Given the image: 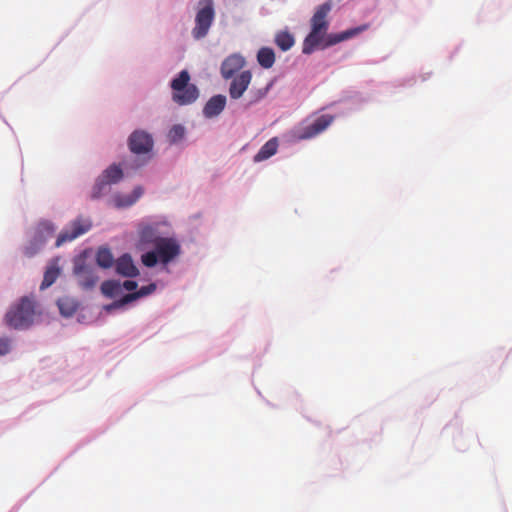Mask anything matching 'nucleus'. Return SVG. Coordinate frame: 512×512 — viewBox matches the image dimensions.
Instances as JSON below:
<instances>
[{
  "mask_svg": "<svg viewBox=\"0 0 512 512\" xmlns=\"http://www.w3.org/2000/svg\"><path fill=\"white\" fill-rule=\"evenodd\" d=\"M74 272L77 277L78 284L84 290L93 289L99 280L95 269L86 265L76 266Z\"/></svg>",
  "mask_w": 512,
  "mask_h": 512,
  "instance_id": "obj_8",
  "label": "nucleus"
},
{
  "mask_svg": "<svg viewBox=\"0 0 512 512\" xmlns=\"http://www.w3.org/2000/svg\"><path fill=\"white\" fill-rule=\"evenodd\" d=\"M156 289V285L151 283L147 286H142L138 291L136 292H133V293H129V294H126L124 295L121 299L113 302L112 304H109L107 306H105V309L107 311H110V310H113V309H118V308H121L123 307L124 305L134 301V300H137L141 297H144V296H147L149 294H151L152 292H154Z\"/></svg>",
  "mask_w": 512,
  "mask_h": 512,
  "instance_id": "obj_10",
  "label": "nucleus"
},
{
  "mask_svg": "<svg viewBox=\"0 0 512 512\" xmlns=\"http://www.w3.org/2000/svg\"><path fill=\"white\" fill-rule=\"evenodd\" d=\"M332 9L330 2H325L317 7L311 18V31L303 41L302 52L311 54L321 46L327 34L329 22L327 16Z\"/></svg>",
  "mask_w": 512,
  "mask_h": 512,
  "instance_id": "obj_1",
  "label": "nucleus"
},
{
  "mask_svg": "<svg viewBox=\"0 0 512 512\" xmlns=\"http://www.w3.org/2000/svg\"><path fill=\"white\" fill-rule=\"evenodd\" d=\"M110 185L119 182L123 177V171L117 164L110 165L101 175Z\"/></svg>",
  "mask_w": 512,
  "mask_h": 512,
  "instance_id": "obj_19",
  "label": "nucleus"
},
{
  "mask_svg": "<svg viewBox=\"0 0 512 512\" xmlns=\"http://www.w3.org/2000/svg\"><path fill=\"white\" fill-rule=\"evenodd\" d=\"M10 350V340L8 338H0V356L5 355Z\"/></svg>",
  "mask_w": 512,
  "mask_h": 512,
  "instance_id": "obj_31",
  "label": "nucleus"
},
{
  "mask_svg": "<svg viewBox=\"0 0 512 512\" xmlns=\"http://www.w3.org/2000/svg\"><path fill=\"white\" fill-rule=\"evenodd\" d=\"M333 121V115L328 113L322 114L314 121L310 128H328L333 123Z\"/></svg>",
  "mask_w": 512,
  "mask_h": 512,
  "instance_id": "obj_28",
  "label": "nucleus"
},
{
  "mask_svg": "<svg viewBox=\"0 0 512 512\" xmlns=\"http://www.w3.org/2000/svg\"><path fill=\"white\" fill-rule=\"evenodd\" d=\"M96 262L102 268H110L114 262L110 249L106 247L99 248L96 254Z\"/></svg>",
  "mask_w": 512,
  "mask_h": 512,
  "instance_id": "obj_21",
  "label": "nucleus"
},
{
  "mask_svg": "<svg viewBox=\"0 0 512 512\" xmlns=\"http://www.w3.org/2000/svg\"><path fill=\"white\" fill-rule=\"evenodd\" d=\"M36 300L34 296H24L12 306L5 315L6 324L14 329H27L36 315Z\"/></svg>",
  "mask_w": 512,
  "mask_h": 512,
  "instance_id": "obj_2",
  "label": "nucleus"
},
{
  "mask_svg": "<svg viewBox=\"0 0 512 512\" xmlns=\"http://www.w3.org/2000/svg\"><path fill=\"white\" fill-rule=\"evenodd\" d=\"M137 286H138L137 282L132 281V280H126L123 283V288H125L126 290H129V291L135 290L137 288Z\"/></svg>",
  "mask_w": 512,
  "mask_h": 512,
  "instance_id": "obj_32",
  "label": "nucleus"
},
{
  "mask_svg": "<svg viewBox=\"0 0 512 512\" xmlns=\"http://www.w3.org/2000/svg\"><path fill=\"white\" fill-rule=\"evenodd\" d=\"M57 305L60 313L65 317H70L75 314L78 309V302L76 299L64 296L58 299Z\"/></svg>",
  "mask_w": 512,
  "mask_h": 512,
  "instance_id": "obj_16",
  "label": "nucleus"
},
{
  "mask_svg": "<svg viewBox=\"0 0 512 512\" xmlns=\"http://www.w3.org/2000/svg\"><path fill=\"white\" fill-rule=\"evenodd\" d=\"M252 74L249 70L242 71L235 76L229 87V95L232 99H239L251 83Z\"/></svg>",
  "mask_w": 512,
  "mask_h": 512,
  "instance_id": "obj_9",
  "label": "nucleus"
},
{
  "mask_svg": "<svg viewBox=\"0 0 512 512\" xmlns=\"http://www.w3.org/2000/svg\"><path fill=\"white\" fill-rule=\"evenodd\" d=\"M245 65V59L238 55L232 54L228 56L221 64V75L224 79H230L236 72L241 70Z\"/></svg>",
  "mask_w": 512,
  "mask_h": 512,
  "instance_id": "obj_11",
  "label": "nucleus"
},
{
  "mask_svg": "<svg viewBox=\"0 0 512 512\" xmlns=\"http://www.w3.org/2000/svg\"><path fill=\"white\" fill-rule=\"evenodd\" d=\"M144 190L141 186H137L133 189L131 194L128 195H116L114 198L115 205L119 208L129 207L136 203L143 195Z\"/></svg>",
  "mask_w": 512,
  "mask_h": 512,
  "instance_id": "obj_14",
  "label": "nucleus"
},
{
  "mask_svg": "<svg viewBox=\"0 0 512 512\" xmlns=\"http://www.w3.org/2000/svg\"><path fill=\"white\" fill-rule=\"evenodd\" d=\"M109 185L110 184L102 176H100L97 179L95 185L93 186L92 193H91V198L92 199H98L102 195L107 193L108 190H109Z\"/></svg>",
  "mask_w": 512,
  "mask_h": 512,
  "instance_id": "obj_26",
  "label": "nucleus"
},
{
  "mask_svg": "<svg viewBox=\"0 0 512 512\" xmlns=\"http://www.w3.org/2000/svg\"><path fill=\"white\" fill-rule=\"evenodd\" d=\"M185 130H169L167 139L171 144L179 143L184 139Z\"/></svg>",
  "mask_w": 512,
  "mask_h": 512,
  "instance_id": "obj_30",
  "label": "nucleus"
},
{
  "mask_svg": "<svg viewBox=\"0 0 512 512\" xmlns=\"http://www.w3.org/2000/svg\"><path fill=\"white\" fill-rule=\"evenodd\" d=\"M92 220L89 217L78 216L72 220L58 235L55 246L60 247L71 242L81 235L89 232L92 228Z\"/></svg>",
  "mask_w": 512,
  "mask_h": 512,
  "instance_id": "obj_5",
  "label": "nucleus"
},
{
  "mask_svg": "<svg viewBox=\"0 0 512 512\" xmlns=\"http://www.w3.org/2000/svg\"><path fill=\"white\" fill-rule=\"evenodd\" d=\"M321 130H318V129H315V130H310V132L304 136V138H308V137H313L315 135H317Z\"/></svg>",
  "mask_w": 512,
  "mask_h": 512,
  "instance_id": "obj_33",
  "label": "nucleus"
},
{
  "mask_svg": "<svg viewBox=\"0 0 512 512\" xmlns=\"http://www.w3.org/2000/svg\"><path fill=\"white\" fill-rule=\"evenodd\" d=\"M46 242V238L40 236L37 237L34 235L33 239L30 241V243L25 247L24 253L28 257L34 256L36 253H38L43 245Z\"/></svg>",
  "mask_w": 512,
  "mask_h": 512,
  "instance_id": "obj_24",
  "label": "nucleus"
},
{
  "mask_svg": "<svg viewBox=\"0 0 512 512\" xmlns=\"http://www.w3.org/2000/svg\"><path fill=\"white\" fill-rule=\"evenodd\" d=\"M226 97L224 95H215L211 97L203 108V114L207 118L218 116L225 108Z\"/></svg>",
  "mask_w": 512,
  "mask_h": 512,
  "instance_id": "obj_13",
  "label": "nucleus"
},
{
  "mask_svg": "<svg viewBox=\"0 0 512 512\" xmlns=\"http://www.w3.org/2000/svg\"><path fill=\"white\" fill-rule=\"evenodd\" d=\"M275 43L282 51H288L294 45L295 40L288 31H281L276 34Z\"/></svg>",
  "mask_w": 512,
  "mask_h": 512,
  "instance_id": "obj_20",
  "label": "nucleus"
},
{
  "mask_svg": "<svg viewBox=\"0 0 512 512\" xmlns=\"http://www.w3.org/2000/svg\"><path fill=\"white\" fill-rule=\"evenodd\" d=\"M190 75L187 70H182L171 81L172 100L179 106L190 105L199 97V90L194 84H190Z\"/></svg>",
  "mask_w": 512,
  "mask_h": 512,
  "instance_id": "obj_3",
  "label": "nucleus"
},
{
  "mask_svg": "<svg viewBox=\"0 0 512 512\" xmlns=\"http://www.w3.org/2000/svg\"><path fill=\"white\" fill-rule=\"evenodd\" d=\"M54 232H55L54 225L51 222L44 221V222L39 223L37 230L35 232V235L37 237L42 236V237L46 238V241H47L48 238H50L54 235Z\"/></svg>",
  "mask_w": 512,
  "mask_h": 512,
  "instance_id": "obj_27",
  "label": "nucleus"
},
{
  "mask_svg": "<svg viewBox=\"0 0 512 512\" xmlns=\"http://www.w3.org/2000/svg\"><path fill=\"white\" fill-rule=\"evenodd\" d=\"M201 6L196 13L195 26L192 29V36L196 40L204 38L214 21L215 11L212 0H200Z\"/></svg>",
  "mask_w": 512,
  "mask_h": 512,
  "instance_id": "obj_4",
  "label": "nucleus"
},
{
  "mask_svg": "<svg viewBox=\"0 0 512 512\" xmlns=\"http://www.w3.org/2000/svg\"><path fill=\"white\" fill-rule=\"evenodd\" d=\"M357 29L355 30H347L342 33L338 34H329L325 36L323 43L321 44V48H326L332 45H335L337 43H340L344 40L349 39L350 37L354 36L357 33Z\"/></svg>",
  "mask_w": 512,
  "mask_h": 512,
  "instance_id": "obj_17",
  "label": "nucleus"
},
{
  "mask_svg": "<svg viewBox=\"0 0 512 512\" xmlns=\"http://www.w3.org/2000/svg\"><path fill=\"white\" fill-rule=\"evenodd\" d=\"M259 65L265 69L271 68L275 63V53L269 47H262L257 53Z\"/></svg>",
  "mask_w": 512,
  "mask_h": 512,
  "instance_id": "obj_18",
  "label": "nucleus"
},
{
  "mask_svg": "<svg viewBox=\"0 0 512 512\" xmlns=\"http://www.w3.org/2000/svg\"><path fill=\"white\" fill-rule=\"evenodd\" d=\"M163 264H167L180 254V245L173 238H161L154 246Z\"/></svg>",
  "mask_w": 512,
  "mask_h": 512,
  "instance_id": "obj_6",
  "label": "nucleus"
},
{
  "mask_svg": "<svg viewBox=\"0 0 512 512\" xmlns=\"http://www.w3.org/2000/svg\"><path fill=\"white\" fill-rule=\"evenodd\" d=\"M141 260H142V263L146 267H153L157 264V262L159 260V256H158L156 250L149 251L142 255Z\"/></svg>",
  "mask_w": 512,
  "mask_h": 512,
  "instance_id": "obj_29",
  "label": "nucleus"
},
{
  "mask_svg": "<svg viewBox=\"0 0 512 512\" xmlns=\"http://www.w3.org/2000/svg\"><path fill=\"white\" fill-rule=\"evenodd\" d=\"M173 128L178 129V128H181V126L180 125H175Z\"/></svg>",
  "mask_w": 512,
  "mask_h": 512,
  "instance_id": "obj_34",
  "label": "nucleus"
},
{
  "mask_svg": "<svg viewBox=\"0 0 512 512\" xmlns=\"http://www.w3.org/2000/svg\"><path fill=\"white\" fill-rule=\"evenodd\" d=\"M121 290V285L119 282L114 280H107L101 284V291L107 297L116 296Z\"/></svg>",
  "mask_w": 512,
  "mask_h": 512,
  "instance_id": "obj_25",
  "label": "nucleus"
},
{
  "mask_svg": "<svg viewBox=\"0 0 512 512\" xmlns=\"http://www.w3.org/2000/svg\"><path fill=\"white\" fill-rule=\"evenodd\" d=\"M116 272L124 277H136L139 270L129 254H123L115 262Z\"/></svg>",
  "mask_w": 512,
  "mask_h": 512,
  "instance_id": "obj_12",
  "label": "nucleus"
},
{
  "mask_svg": "<svg viewBox=\"0 0 512 512\" xmlns=\"http://www.w3.org/2000/svg\"><path fill=\"white\" fill-rule=\"evenodd\" d=\"M144 163L137 164L136 167L142 166Z\"/></svg>",
  "mask_w": 512,
  "mask_h": 512,
  "instance_id": "obj_35",
  "label": "nucleus"
},
{
  "mask_svg": "<svg viewBox=\"0 0 512 512\" xmlns=\"http://www.w3.org/2000/svg\"><path fill=\"white\" fill-rule=\"evenodd\" d=\"M161 238L157 230L152 226H145L140 231V240L142 243L153 244L155 246Z\"/></svg>",
  "mask_w": 512,
  "mask_h": 512,
  "instance_id": "obj_23",
  "label": "nucleus"
},
{
  "mask_svg": "<svg viewBox=\"0 0 512 512\" xmlns=\"http://www.w3.org/2000/svg\"><path fill=\"white\" fill-rule=\"evenodd\" d=\"M152 146V138L144 130H134L129 138V147L134 154H148Z\"/></svg>",
  "mask_w": 512,
  "mask_h": 512,
  "instance_id": "obj_7",
  "label": "nucleus"
},
{
  "mask_svg": "<svg viewBox=\"0 0 512 512\" xmlns=\"http://www.w3.org/2000/svg\"><path fill=\"white\" fill-rule=\"evenodd\" d=\"M278 149V140L277 138H272L267 141L258 151V153L254 156V162L264 161L271 156H273Z\"/></svg>",
  "mask_w": 512,
  "mask_h": 512,
  "instance_id": "obj_15",
  "label": "nucleus"
},
{
  "mask_svg": "<svg viewBox=\"0 0 512 512\" xmlns=\"http://www.w3.org/2000/svg\"><path fill=\"white\" fill-rule=\"evenodd\" d=\"M59 274L60 269L56 265H50L49 267H47L44 273L43 281L40 285V289L44 290L50 287L57 280Z\"/></svg>",
  "mask_w": 512,
  "mask_h": 512,
  "instance_id": "obj_22",
  "label": "nucleus"
}]
</instances>
